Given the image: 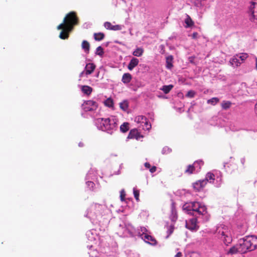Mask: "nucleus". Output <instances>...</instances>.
I'll use <instances>...</instances> for the list:
<instances>
[{
  "label": "nucleus",
  "instance_id": "7ed1b4c3",
  "mask_svg": "<svg viewBox=\"0 0 257 257\" xmlns=\"http://www.w3.org/2000/svg\"><path fill=\"white\" fill-rule=\"evenodd\" d=\"M101 128L104 131H107L108 133L111 134L112 131L115 130L116 127V123L114 119H110L107 118H101Z\"/></svg>",
  "mask_w": 257,
  "mask_h": 257
},
{
  "label": "nucleus",
  "instance_id": "c756f323",
  "mask_svg": "<svg viewBox=\"0 0 257 257\" xmlns=\"http://www.w3.org/2000/svg\"><path fill=\"white\" fill-rule=\"evenodd\" d=\"M147 118L143 115H139L135 118V121L139 123H143L145 120H146Z\"/></svg>",
  "mask_w": 257,
  "mask_h": 257
},
{
  "label": "nucleus",
  "instance_id": "1a4fd4ad",
  "mask_svg": "<svg viewBox=\"0 0 257 257\" xmlns=\"http://www.w3.org/2000/svg\"><path fill=\"white\" fill-rule=\"evenodd\" d=\"M206 185V180H199L193 184V187L195 191L199 192L203 190Z\"/></svg>",
  "mask_w": 257,
  "mask_h": 257
},
{
  "label": "nucleus",
  "instance_id": "c85d7f7f",
  "mask_svg": "<svg viewBox=\"0 0 257 257\" xmlns=\"http://www.w3.org/2000/svg\"><path fill=\"white\" fill-rule=\"evenodd\" d=\"M205 180H206V183L208 181L212 182L215 180V175L213 173L209 172L206 174Z\"/></svg>",
  "mask_w": 257,
  "mask_h": 257
},
{
  "label": "nucleus",
  "instance_id": "79ce46f5",
  "mask_svg": "<svg viewBox=\"0 0 257 257\" xmlns=\"http://www.w3.org/2000/svg\"><path fill=\"white\" fill-rule=\"evenodd\" d=\"M174 227L173 225H170L168 227V236L170 235L174 231Z\"/></svg>",
  "mask_w": 257,
  "mask_h": 257
},
{
  "label": "nucleus",
  "instance_id": "bb28decb",
  "mask_svg": "<svg viewBox=\"0 0 257 257\" xmlns=\"http://www.w3.org/2000/svg\"><path fill=\"white\" fill-rule=\"evenodd\" d=\"M185 23L186 24V27H191L194 24L192 19L189 15H187V18L185 20Z\"/></svg>",
  "mask_w": 257,
  "mask_h": 257
},
{
  "label": "nucleus",
  "instance_id": "7c9ffc66",
  "mask_svg": "<svg viewBox=\"0 0 257 257\" xmlns=\"http://www.w3.org/2000/svg\"><path fill=\"white\" fill-rule=\"evenodd\" d=\"M219 101V99L217 97H213L211 99H210L207 100V103L208 104H211V105H214L216 103H217Z\"/></svg>",
  "mask_w": 257,
  "mask_h": 257
},
{
  "label": "nucleus",
  "instance_id": "a211bd4d",
  "mask_svg": "<svg viewBox=\"0 0 257 257\" xmlns=\"http://www.w3.org/2000/svg\"><path fill=\"white\" fill-rule=\"evenodd\" d=\"M195 165H189L185 169L184 173L187 175H191L193 173L195 170Z\"/></svg>",
  "mask_w": 257,
  "mask_h": 257
},
{
  "label": "nucleus",
  "instance_id": "f03ea898",
  "mask_svg": "<svg viewBox=\"0 0 257 257\" xmlns=\"http://www.w3.org/2000/svg\"><path fill=\"white\" fill-rule=\"evenodd\" d=\"M64 25L70 30H72L75 25L79 24V19L75 12H70L68 13L63 20Z\"/></svg>",
  "mask_w": 257,
  "mask_h": 257
},
{
  "label": "nucleus",
  "instance_id": "5701e85b",
  "mask_svg": "<svg viewBox=\"0 0 257 257\" xmlns=\"http://www.w3.org/2000/svg\"><path fill=\"white\" fill-rule=\"evenodd\" d=\"M93 35L94 39H95V40L97 41H100L102 40L105 37L104 34L101 32L94 33Z\"/></svg>",
  "mask_w": 257,
  "mask_h": 257
},
{
  "label": "nucleus",
  "instance_id": "f704fd0d",
  "mask_svg": "<svg viewBox=\"0 0 257 257\" xmlns=\"http://www.w3.org/2000/svg\"><path fill=\"white\" fill-rule=\"evenodd\" d=\"M248 54L245 53H241L238 55V57L240 59L242 62H244L245 60L248 57Z\"/></svg>",
  "mask_w": 257,
  "mask_h": 257
},
{
  "label": "nucleus",
  "instance_id": "412c9836",
  "mask_svg": "<svg viewBox=\"0 0 257 257\" xmlns=\"http://www.w3.org/2000/svg\"><path fill=\"white\" fill-rule=\"evenodd\" d=\"M81 46L86 53H89L90 50V44L88 41L86 40H83L82 42Z\"/></svg>",
  "mask_w": 257,
  "mask_h": 257
},
{
  "label": "nucleus",
  "instance_id": "4c0bfd02",
  "mask_svg": "<svg viewBox=\"0 0 257 257\" xmlns=\"http://www.w3.org/2000/svg\"><path fill=\"white\" fill-rule=\"evenodd\" d=\"M145 237L148 240L152 241V244H156L157 243L156 240L150 235H145Z\"/></svg>",
  "mask_w": 257,
  "mask_h": 257
},
{
  "label": "nucleus",
  "instance_id": "9d476101",
  "mask_svg": "<svg viewBox=\"0 0 257 257\" xmlns=\"http://www.w3.org/2000/svg\"><path fill=\"white\" fill-rule=\"evenodd\" d=\"M186 227L191 230H196L198 228L197 226V218H192L188 221H186Z\"/></svg>",
  "mask_w": 257,
  "mask_h": 257
},
{
  "label": "nucleus",
  "instance_id": "0eeeda50",
  "mask_svg": "<svg viewBox=\"0 0 257 257\" xmlns=\"http://www.w3.org/2000/svg\"><path fill=\"white\" fill-rule=\"evenodd\" d=\"M143 137V136L136 128L131 130L127 136V138L129 139H136L137 140H139Z\"/></svg>",
  "mask_w": 257,
  "mask_h": 257
},
{
  "label": "nucleus",
  "instance_id": "39448f33",
  "mask_svg": "<svg viewBox=\"0 0 257 257\" xmlns=\"http://www.w3.org/2000/svg\"><path fill=\"white\" fill-rule=\"evenodd\" d=\"M249 247L250 250L252 251L257 248V237L253 235L246 236L244 238Z\"/></svg>",
  "mask_w": 257,
  "mask_h": 257
},
{
  "label": "nucleus",
  "instance_id": "864d4df0",
  "mask_svg": "<svg viewBox=\"0 0 257 257\" xmlns=\"http://www.w3.org/2000/svg\"><path fill=\"white\" fill-rule=\"evenodd\" d=\"M190 61L191 62V63H193V60H192V58H190Z\"/></svg>",
  "mask_w": 257,
  "mask_h": 257
},
{
  "label": "nucleus",
  "instance_id": "a19ab883",
  "mask_svg": "<svg viewBox=\"0 0 257 257\" xmlns=\"http://www.w3.org/2000/svg\"><path fill=\"white\" fill-rule=\"evenodd\" d=\"M195 94V93L194 91L190 90L187 92V93L186 94V96L190 97V98H193L194 97Z\"/></svg>",
  "mask_w": 257,
  "mask_h": 257
},
{
  "label": "nucleus",
  "instance_id": "cd10ccee",
  "mask_svg": "<svg viewBox=\"0 0 257 257\" xmlns=\"http://www.w3.org/2000/svg\"><path fill=\"white\" fill-rule=\"evenodd\" d=\"M173 87V85L171 84L168 85H164L161 90H162L164 92V93L167 94L172 90Z\"/></svg>",
  "mask_w": 257,
  "mask_h": 257
},
{
  "label": "nucleus",
  "instance_id": "393cba45",
  "mask_svg": "<svg viewBox=\"0 0 257 257\" xmlns=\"http://www.w3.org/2000/svg\"><path fill=\"white\" fill-rule=\"evenodd\" d=\"M119 107L123 111H126L128 107V102L125 100L119 103Z\"/></svg>",
  "mask_w": 257,
  "mask_h": 257
},
{
  "label": "nucleus",
  "instance_id": "f3484780",
  "mask_svg": "<svg viewBox=\"0 0 257 257\" xmlns=\"http://www.w3.org/2000/svg\"><path fill=\"white\" fill-rule=\"evenodd\" d=\"M132 79V75L128 73H124L122 77V81L124 83H129Z\"/></svg>",
  "mask_w": 257,
  "mask_h": 257
},
{
  "label": "nucleus",
  "instance_id": "ea45409f",
  "mask_svg": "<svg viewBox=\"0 0 257 257\" xmlns=\"http://www.w3.org/2000/svg\"><path fill=\"white\" fill-rule=\"evenodd\" d=\"M122 29V27L120 25H112L111 30L113 31H118Z\"/></svg>",
  "mask_w": 257,
  "mask_h": 257
},
{
  "label": "nucleus",
  "instance_id": "9b49d317",
  "mask_svg": "<svg viewBox=\"0 0 257 257\" xmlns=\"http://www.w3.org/2000/svg\"><path fill=\"white\" fill-rule=\"evenodd\" d=\"M221 235V238L226 245L227 246L231 243L232 239V237L229 235L228 233L222 231Z\"/></svg>",
  "mask_w": 257,
  "mask_h": 257
},
{
  "label": "nucleus",
  "instance_id": "2f4dec72",
  "mask_svg": "<svg viewBox=\"0 0 257 257\" xmlns=\"http://www.w3.org/2000/svg\"><path fill=\"white\" fill-rule=\"evenodd\" d=\"M133 193L134 195V197L137 202L140 201L139 195H140V191L137 189L136 188H134L133 189Z\"/></svg>",
  "mask_w": 257,
  "mask_h": 257
},
{
  "label": "nucleus",
  "instance_id": "3c124183",
  "mask_svg": "<svg viewBox=\"0 0 257 257\" xmlns=\"http://www.w3.org/2000/svg\"><path fill=\"white\" fill-rule=\"evenodd\" d=\"M255 67L257 70V58L255 59Z\"/></svg>",
  "mask_w": 257,
  "mask_h": 257
},
{
  "label": "nucleus",
  "instance_id": "58836bf2",
  "mask_svg": "<svg viewBox=\"0 0 257 257\" xmlns=\"http://www.w3.org/2000/svg\"><path fill=\"white\" fill-rule=\"evenodd\" d=\"M104 26L106 29L111 30L112 25L109 22H106L104 24Z\"/></svg>",
  "mask_w": 257,
  "mask_h": 257
},
{
  "label": "nucleus",
  "instance_id": "e433bc0d",
  "mask_svg": "<svg viewBox=\"0 0 257 257\" xmlns=\"http://www.w3.org/2000/svg\"><path fill=\"white\" fill-rule=\"evenodd\" d=\"M125 195V192L124 189L121 190L120 192V198L121 201H124Z\"/></svg>",
  "mask_w": 257,
  "mask_h": 257
},
{
  "label": "nucleus",
  "instance_id": "dca6fc26",
  "mask_svg": "<svg viewBox=\"0 0 257 257\" xmlns=\"http://www.w3.org/2000/svg\"><path fill=\"white\" fill-rule=\"evenodd\" d=\"M81 91L84 94L89 95L92 91V88L89 86L83 85L81 86Z\"/></svg>",
  "mask_w": 257,
  "mask_h": 257
},
{
  "label": "nucleus",
  "instance_id": "a878e982",
  "mask_svg": "<svg viewBox=\"0 0 257 257\" xmlns=\"http://www.w3.org/2000/svg\"><path fill=\"white\" fill-rule=\"evenodd\" d=\"M144 51L142 48H138L133 52V55L135 56L140 57L143 55Z\"/></svg>",
  "mask_w": 257,
  "mask_h": 257
},
{
  "label": "nucleus",
  "instance_id": "2eb2a0df",
  "mask_svg": "<svg viewBox=\"0 0 257 257\" xmlns=\"http://www.w3.org/2000/svg\"><path fill=\"white\" fill-rule=\"evenodd\" d=\"M237 253H240V251L238 246V244H236V245H233L230 247L229 249L227 251L226 254L228 255H233Z\"/></svg>",
  "mask_w": 257,
  "mask_h": 257
},
{
  "label": "nucleus",
  "instance_id": "20e7f679",
  "mask_svg": "<svg viewBox=\"0 0 257 257\" xmlns=\"http://www.w3.org/2000/svg\"><path fill=\"white\" fill-rule=\"evenodd\" d=\"M82 108L85 111H94L98 107L96 102L89 100L85 101L81 105Z\"/></svg>",
  "mask_w": 257,
  "mask_h": 257
},
{
  "label": "nucleus",
  "instance_id": "4468645a",
  "mask_svg": "<svg viewBox=\"0 0 257 257\" xmlns=\"http://www.w3.org/2000/svg\"><path fill=\"white\" fill-rule=\"evenodd\" d=\"M139 61L136 58H133L127 66V68L130 70H132L135 67H136L139 64Z\"/></svg>",
  "mask_w": 257,
  "mask_h": 257
},
{
  "label": "nucleus",
  "instance_id": "b1692460",
  "mask_svg": "<svg viewBox=\"0 0 257 257\" xmlns=\"http://www.w3.org/2000/svg\"><path fill=\"white\" fill-rule=\"evenodd\" d=\"M129 123L127 122H123L120 126V130L122 133H126L129 130Z\"/></svg>",
  "mask_w": 257,
  "mask_h": 257
},
{
  "label": "nucleus",
  "instance_id": "de8ad7c7",
  "mask_svg": "<svg viewBox=\"0 0 257 257\" xmlns=\"http://www.w3.org/2000/svg\"><path fill=\"white\" fill-rule=\"evenodd\" d=\"M156 170H157L156 167V166H153L152 168H150V171L151 173H154V172H155L156 171Z\"/></svg>",
  "mask_w": 257,
  "mask_h": 257
},
{
  "label": "nucleus",
  "instance_id": "aec40b11",
  "mask_svg": "<svg viewBox=\"0 0 257 257\" xmlns=\"http://www.w3.org/2000/svg\"><path fill=\"white\" fill-rule=\"evenodd\" d=\"M173 57L172 55L168 56L166 57V67L168 69H171L173 67Z\"/></svg>",
  "mask_w": 257,
  "mask_h": 257
},
{
  "label": "nucleus",
  "instance_id": "6ab92c4d",
  "mask_svg": "<svg viewBox=\"0 0 257 257\" xmlns=\"http://www.w3.org/2000/svg\"><path fill=\"white\" fill-rule=\"evenodd\" d=\"M251 13L250 20L251 22L257 23V10H249Z\"/></svg>",
  "mask_w": 257,
  "mask_h": 257
},
{
  "label": "nucleus",
  "instance_id": "c9c22d12",
  "mask_svg": "<svg viewBox=\"0 0 257 257\" xmlns=\"http://www.w3.org/2000/svg\"><path fill=\"white\" fill-rule=\"evenodd\" d=\"M249 7V10H257V0H253Z\"/></svg>",
  "mask_w": 257,
  "mask_h": 257
},
{
  "label": "nucleus",
  "instance_id": "09e8293b",
  "mask_svg": "<svg viewBox=\"0 0 257 257\" xmlns=\"http://www.w3.org/2000/svg\"><path fill=\"white\" fill-rule=\"evenodd\" d=\"M145 166L146 168H147L148 169H150V168H151V165L149 163H148V162H146L145 163Z\"/></svg>",
  "mask_w": 257,
  "mask_h": 257
},
{
  "label": "nucleus",
  "instance_id": "f257e3e1",
  "mask_svg": "<svg viewBox=\"0 0 257 257\" xmlns=\"http://www.w3.org/2000/svg\"><path fill=\"white\" fill-rule=\"evenodd\" d=\"M183 209L186 212L193 216L203 215L207 213V208L198 202H192L186 203L183 206Z\"/></svg>",
  "mask_w": 257,
  "mask_h": 257
},
{
  "label": "nucleus",
  "instance_id": "49530a36",
  "mask_svg": "<svg viewBox=\"0 0 257 257\" xmlns=\"http://www.w3.org/2000/svg\"><path fill=\"white\" fill-rule=\"evenodd\" d=\"M196 164H198L199 165H202L203 162L201 160L196 161L194 162V165H196Z\"/></svg>",
  "mask_w": 257,
  "mask_h": 257
},
{
  "label": "nucleus",
  "instance_id": "603ef678",
  "mask_svg": "<svg viewBox=\"0 0 257 257\" xmlns=\"http://www.w3.org/2000/svg\"><path fill=\"white\" fill-rule=\"evenodd\" d=\"M84 72H82L80 73V77H82V75H83V74H84Z\"/></svg>",
  "mask_w": 257,
  "mask_h": 257
},
{
  "label": "nucleus",
  "instance_id": "473e14b6",
  "mask_svg": "<svg viewBox=\"0 0 257 257\" xmlns=\"http://www.w3.org/2000/svg\"><path fill=\"white\" fill-rule=\"evenodd\" d=\"M104 104L106 106L109 107H111L113 105V100L111 98H108L105 101Z\"/></svg>",
  "mask_w": 257,
  "mask_h": 257
},
{
  "label": "nucleus",
  "instance_id": "37998d69",
  "mask_svg": "<svg viewBox=\"0 0 257 257\" xmlns=\"http://www.w3.org/2000/svg\"><path fill=\"white\" fill-rule=\"evenodd\" d=\"M144 122L145 123V124L146 125V130H149L150 129H151V124L149 123V122L147 121V119H146V120H145Z\"/></svg>",
  "mask_w": 257,
  "mask_h": 257
},
{
  "label": "nucleus",
  "instance_id": "ddd939ff",
  "mask_svg": "<svg viewBox=\"0 0 257 257\" xmlns=\"http://www.w3.org/2000/svg\"><path fill=\"white\" fill-rule=\"evenodd\" d=\"M95 65L93 63H88L85 66V74L86 75L91 74L95 69Z\"/></svg>",
  "mask_w": 257,
  "mask_h": 257
},
{
  "label": "nucleus",
  "instance_id": "c03bdc74",
  "mask_svg": "<svg viewBox=\"0 0 257 257\" xmlns=\"http://www.w3.org/2000/svg\"><path fill=\"white\" fill-rule=\"evenodd\" d=\"M87 185L91 187V188H93L95 184L93 182H91V181H88L87 183H86Z\"/></svg>",
  "mask_w": 257,
  "mask_h": 257
},
{
  "label": "nucleus",
  "instance_id": "423d86ee",
  "mask_svg": "<svg viewBox=\"0 0 257 257\" xmlns=\"http://www.w3.org/2000/svg\"><path fill=\"white\" fill-rule=\"evenodd\" d=\"M57 29L62 30L59 35V38L63 40L68 38L69 33L72 31L68 29L67 27L65 26L64 23H61L58 26Z\"/></svg>",
  "mask_w": 257,
  "mask_h": 257
},
{
  "label": "nucleus",
  "instance_id": "6e6552de",
  "mask_svg": "<svg viewBox=\"0 0 257 257\" xmlns=\"http://www.w3.org/2000/svg\"><path fill=\"white\" fill-rule=\"evenodd\" d=\"M237 244L239 249L240 253H245L247 251H250L244 238L242 239H240L239 240V243Z\"/></svg>",
  "mask_w": 257,
  "mask_h": 257
},
{
  "label": "nucleus",
  "instance_id": "8fccbe9b",
  "mask_svg": "<svg viewBox=\"0 0 257 257\" xmlns=\"http://www.w3.org/2000/svg\"><path fill=\"white\" fill-rule=\"evenodd\" d=\"M182 254L181 252H178L175 256V257H181Z\"/></svg>",
  "mask_w": 257,
  "mask_h": 257
},
{
  "label": "nucleus",
  "instance_id": "a18cd8bd",
  "mask_svg": "<svg viewBox=\"0 0 257 257\" xmlns=\"http://www.w3.org/2000/svg\"><path fill=\"white\" fill-rule=\"evenodd\" d=\"M198 34L197 32H194L192 35V37L194 39H196L198 38Z\"/></svg>",
  "mask_w": 257,
  "mask_h": 257
},
{
  "label": "nucleus",
  "instance_id": "72a5a7b5",
  "mask_svg": "<svg viewBox=\"0 0 257 257\" xmlns=\"http://www.w3.org/2000/svg\"><path fill=\"white\" fill-rule=\"evenodd\" d=\"M95 54L100 56H102L103 55L104 51H103V49L101 46H98L96 48V51Z\"/></svg>",
  "mask_w": 257,
  "mask_h": 257
},
{
  "label": "nucleus",
  "instance_id": "f8f14e48",
  "mask_svg": "<svg viewBox=\"0 0 257 257\" xmlns=\"http://www.w3.org/2000/svg\"><path fill=\"white\" fill-rule=\"evenodd\" d=\"M238 56V55H236L231 58L229 60L230 64L233 67H237L239 66L241 64V62H239L237 58Z\"/></svg>",
  "mask_w": 257,
  "mask_h": 257
},
{
  "label": "nucleus",
  "instance_id": "4be33fe9",
  "mask_svg": "<svg viewBox=\"0 0 257 257\" xmlns=\"http://www.w3.org/2000/svg\"><path fill=\"white\" fill-rule=\"evenodd\" d=\"M232 105L231 102L230 101H222L221 103V107L223 109L226 110L229 109Z\"/></svg>",
  "mask_w": 257,
  "mask_h": 257
}]
</instances>
